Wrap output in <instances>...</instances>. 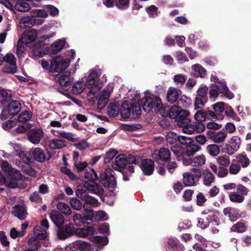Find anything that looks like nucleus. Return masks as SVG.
<instances>
[{"mask_svg": "<svg viewBox=\"0 0 251 251\" xmlns=\"http://www.w3.org/2000/svg\"><path fill=\"white\" fill-rule=\"evenodd\" d=\"M86 84L81 81L75 83L72 87L73 93L77 95L82 93L86 86L89 90L88 96H93L94 98H98V94L103 86V82L99 78L98 73L93 70L90 71L88 76L86 77Z\"/></svg>", "mask_w": 251, "mask_h": 251, "instance_id": "obj_1", "label": "nucleus"}, {"mask_svg": "<svg viewBox=\"0 0 251 251\" xmlns=\"http://www.w3.org/2000/svg\"><path fill=\"white\" fill-rule=\"evenodd\" d=\"M142 108L147 112H150L153 108L157 110L162 115V103L160 98L153 95L145 96L140 101V96L137 94L132 100V111L133 114L137 116L140 115Z\"/></svg>", "mask_w": 251, "mask_h": 251, "instance_id": "obj_2", "label": "nucleus"}, {"mask_svg": "<svg viewBox=\"0 0 251 251\" xmlns=\"http://www.w3.org/2000/svg\"><path fill=\"white\" fill-rule=\"evenodd\" d=\"M171 150L176 157L179 158L181 156L183 157L193 156L201 150V147L192 143L184 148L179 145H175L171 147Z\"/></svg>", "mask_w": 251, "mask_h": 251, "instance_id": "obj_3", "label": "nucleus"}, {"mask_svg": "<svg viewBox=\"0 0 251 251\" xmlns=\"http://www.w3.org/2000/svg\"><path fill=\"white\" fill-rule=\"evenodd\" d=\"M201 176V172L200 170L193 168L191 172L185 173L183 174V183L186 186H195L197 185Z\"/></svg>", "mask_w": 251, "mask_h": 251, "instance_id": "obj_4", "label": "nucleus"}, {"mask_svg": "<svg viewBox=\"0 0 251 251\" xmlns=\"http://www.w3.org/2000/svg\"><path fill=\"white\" fill-rule=\"evenodd\" d=\"M70 60L63 57L56 56L52 59L50 67L51 72H59L65 70L69 65Z\"/></svg>", "mask_w": 251, "mask_h": 251, "instance_id": "obj_5", "label": "nucleus"}, {"mask_svg": "<svg viewBox=\"0 0 251 251\" xmlns=\"http://www.w3.org/2000/svg\"><path fill=\"white\" fill-rule=\"evenodd\" d=\"M35 237L30 238L28 240V244L30 246L37 249L40 244L37 239L42 240L45 239L47 236V232L46 229H42L40 226H36L34 228Z\"/></svg>", "mask_w": 251, "mask_h": 251, "instance_id": "obj_6", "label": "nucleus"}, {"mask_svg": "<svg viewBox=\"0 0 251 251\" xmlns=\"http://www.w3.org/2000/svg\"><path fill=\"white\" fill-rule=\"evenodd\" d=\"M201 215L205 218L209 224L213 226H218L220 221L218 218L219 212L213 208H205L201 211Z\"/></svg>", "mask_w": 251, "mask_h": 251, "instance_id": "obj_7", "label": "nucleus"}, {"mask_svg": "<svg viewBox=\"0 0 251 251\" xmlns=\"http://www.w3.org/2000/svg\"><path fill=\"white\" fill-rule=\"evenodd\" d=\"M113 84H108L100 94L98 100V105L101 108L104 107L108 102L110 94L113 90Z\"/></svg>", "mask_w": 251, "mask_h": 251, "instance_id": "obj_8", "label": "nucleus"}, {"mask_svg": "<svg viewBox=\"0 0 251 251\" xmlns=\"http://www.w3.org/2000/svg\"><path fill=\"white\" fill-rule=\"evenodd\" d=\"M71 251H91V245L90 243L82 241H75L67 246Z\"/></svg>", "mask_w": 251, "mask_h": 251, "instance_id": "obj_9", "label": "nucleus"}, {"mask_svg": "<svg viewBox=\"0 0 251 251\" xmlns=\"http://www.w3.org/2000/svg\"><path fill=\"white\" fill-rule=\"evenodd\" d=\"M76 229L72 224L66 225L64 229L61 227H59L57 231V236L60 239H65L69 237L75 235Z\"/></svg>", "mask_w": 251, "mask_h": 251, "instance_id": "obj_10", "label": "nucleus"}, {"mask_svg": "<svg viewBox=\"0 0 251 251\" xmlns=\"http://www.w3.org/2000/svg\"><path fill=\"white\" fill-rule=\"evenodd\" d=\"M183 120H180L177 123L178 126L181 128L182 132L189 134L194 133L196 128L190 119H185Z\"/></svg>", "mask_w": 251, "mask_h": 251, "instance_id": "obj_11", "label": "nucleus"}, {"mask_svg": "<svg viewBox=\"0 0 251 251\" xmlns=\"http://www.w3.org/2000/svg\"><path fill=\"white\" fill-rule=\"evenodd\" d=\"M85 178H88L90 180H93L94 179L96 175L95 174H94V176H91V177L89 178L88 176V173H86L85 174ZM84 188L86 189L88 191L92 192V193L98 194L100 193L101 190L99 188V186L93 181L89 180L87 182H85L84 184Z\"/></svg>", "mask_w": 251, "mask_h": 251, "instance_id": "obj_12", "label": "nucleus"}, {"mask_svg": "<svg viewBox=\"0 0 251 251\" xmlns=\"http://www.w3.org/2000/svg\"><path fill=\"white\" fill-rule=\"evenodd\" d=\"M29 140L34 144H38L43 136V131L40 128L31 129L27 134Z\"/></svg>", "mask_w": 251, "mask_h": 251, "instance_id": "obj_13", "label": "nucleus"}, {"mask_svg": "<svg viewBox=\"0 0 251 251\" xmlns=\"http://www.w3.org/2000/svg\"><path fill=\"white\" fill-rule=\"evenodd\" d=\"M86 216H82L80 214H76L73 217V220L76 226H79L80 223L84 224L87 220H91L94 216V212L92 209H85Z\"/></svg>", "mask_w": 251, "mask_h": 251, "instance_id": "obj_14", "label": "nucleus"}, {"mask_svg": "<svg viewBox=\"0 0 251 251\" xmlns=\"http://www.w3.org/2000/svg\"><path fill=\"white\" fill-rule=\"evenodd\" d=\"M96 230L91 226H86L81 228H78L75 230V235L79 238H85L89 235L95 233Z\"/></svg>", "mask_w": 251, "mask_h": 251, "instance_id": "obj_15", "label": "nucleus"}, {"mask_svg": "<svg viewBox=\"0 0 251 251\" xmlns=\"http://www.w3.org/2000/svg\"><path fill=\"white\" fill-rule=\"evenodd\" d=\"M215 87L218 91L219 94H221L222 96H226L229 99H231L233 98V94L229 91L226 84L224 80H220V82H217Z\"/></svg>", "mask_w": 251, "mask_h": 251, "instance_id": "obj_16", "label": "nucleus"}, {"mask_svg": "<svg viewBox=\"0 0 251 251\" xmlns=\"http://www.w3.org/2000/svg\"><path fill=\"white\" fill-rule=\"evenodd\" d=\"M37 36V31L35 29H31L25 32L20 40L27 45L34 44Z\"/></svg>", "mask_w": 251, "mask_h": 251, "instance_id": "obj_17", "label": "nucleus"}, {"mask_svg": "<svg viewBox=\"0 0 251 251\" xmlns=\"http://www.w3.org/2000/svg\"><path fill=\"white\" fill-rule=\"evenodd\" d=\"M140 168L145 175H151L154 171V164L150 159H145L142 160Z\"/></svg>", "mask_w": 251, "mask_h": 251, "instance_id": "obj_18", "label": "nucleus"}, {"mask_svg": "<svg viewBox=\"0 0 251 251\" xmlns=\"http://www.w3.org/2000/svg\"><path fill=\"white\" fill-rule=\"evenodd\" d=\"M127 164V158L126 155L124 154H121L116 157L113 167L115 170L121 171L122 169L125 168Z\"/></svg>", "mask_w": 251, "mask_h": 251, "instance_id": "obj_19", "label": "nucleus"}, {"mask_svg": "<svg viewBox=\"0 0 251 251\" xmlns=\"http://www.w3.org/2000/svg\"><path fill=\"white\" fill-rule=\"evenodd\" d=\"M113 171L111 169H107L104 172V177L106 182L104 184L105 187L109 188H114L116 186L115 177L113 174Z\"/></svg>", "mask_w": 251, "mask_h": 251, "instance_id": "obj_20", "label": "nucleus"}, {"mask_svg": "<svg viewBox=\"0 0 251 251\" xmlns=\"http://www.w3.org/2000/svg\"><path fill=\"white\" fill-rule=\"evenodd\" d=\"M1 167L2 171L9 176H14L16 178H20L21 174L19 171L14 169L11 165L6 161H3L1 163Z\"/></svg>", "mask_w": 251, "mask_h": 251, "instance_id": "obj_21", "label": "nucleus"}, {"mask_svg": "<svg viewBox=\"0 0 251 251\" xmlns=\"http://www.w3.org/2000/svg\"><path fill=\"white\" fill-rule=\"evenodd\" d=\"M89 239L96 244L98 251L103 249V247L108 243L107 237H103L100 236H91Z\"/></svg>", "mask_w": 251, "mask_h": 251, "instance_id": "obj_22", "label": "nucleus"}, {"mask_svg": "<svg viewBox=\"0 0 251 251\" xmlns=\"http://www.w3.org/2000/svg\"><path fill=\"white\" fill-rule=\"evenodd\" d=\"M223 213L225 216L229 218L231 222H234L240 217L239 210L235 208L228 207L224 209Z\"/></svg>", "mask_w": 251, "mask_h": 251, "instance_id": "obj_23", "label": "nucleus"}, {"mask_svg": "<svg viewBox=\"0 0 251 251\" xmlns=\"http://www.w3.org/2000/svg\"><path fill=\"white\" fill-rule=\"evenodd\" d=\"M50 216L52 222L59 227L64 223L63 216L57 210L51 211Z\"/></svg>", "mask_w": 251, "mask_h": 251, "instance_id": "obj_24", "label": "nucleus"}, {"mask_svg": "<svg viewBox=\"0 0 251 251\" xmlns=\"http://www.w3.org/2000/svg\"><path fill=\"white\" fill-rule=\"evenodd\" d=\"M180 94L181 92L179 90L173 87H170L167 91V100L171 103H174L178 99Z\"/></svg>", "mask_w": 251, "mask_h": 251, "instance_id": "obj_25", "label": "nucleus"}, {"mask_svg": "<svg viewBox=\"0 0 251 251\" xmlns=\"http://www.w3.org/2000/svg\"><path fill=\"white\" fill-rule=\"evenodd\" d=\"M72 79L70 74L67 72L58 75L56 78V81L62 86L70 85L72 81Z\"/></svg>", "mask_w": 251, "mask_h": 251, "instance_id": "obj_26", "label": "nucleus"}, {"mask_svg": "<svg viewBox=\"0 0 251 251\" xmlns=\"http://www.w3.org/2000/svg\"><path fill=\"white\" fill-rule=\"evenodd\" d=\"M13 214L19 219L23 220L26 216L27 213L24 205H17L13 207Z\"/></svg>", "mask_w": 251, "mask_h": 251, "instance_id": "obj_27", "label": "nucleus"}, {"mask_svg": "<svg viewBox=\"0 0 251 251\" xmlns=\"http://www.w3.org/2000/svg\"><path fill=\"white\" fill-rule=\"evenodd\" d=\"M21 108V103L19 100H12L8 104L7 111L9 115H12L18 113Z\"/></svg>", "mask_w": 251, "mask_h": 251, "instance_id": "obj_28", "label": "nucleus"}, {"mask_svg": "<svg viewBox=\"0 0 251 251\" xmlns=\"http://www.w3.org/2000/svg\"><path fill=\"white\" fill-rule=\"evenodd\" d=\"M33 55L35 57H42L45 54L44 44L42 42L34 44L32 49Z\"/></svg>", "mask_w": 251, "mask_h": 251, "instance_id": "obj_29", "label": "nucleus"}, {"mask_svg": "<svg viewBox=\"0 0 251 251\" xmlns=\"http://www.w3.org/2000/svg\"><path fill=\"white\" fill-rule=\"evenodd\" d=\"M130 102L125 101L121 106V115L123 118L127 119L131 113L130 106L132 107V103L129 105Z\"/></svg>", "mask_w": 251, "mask_h": 251, "instance_id": "obj_30", "label": "nucleus"}, {"mask_svg": "<svg viewBox=\"0 0 251 251\" xmlns=\"http://www.w3.org/2000/svg\"><path fill=\"white\" fill-rule=\"evenodd\" d=\"M215 177L209 170H205L203 173V183L204 185L209 186L214 182Z\"/></svg>", "mask_w": 251, "mask_h": 251, "instance_id": "obj_31", "label": "nucleus"}, {"mask_svg": "<svg viewBox=\"0 0 251 251\" xmlns=\"http://www.w3.org/2000/svg\"><path fill=\"white\" fill-rule=\"evenodd\" d=\"M168 249L170 251H179L181 246L176 239L169 238L167 242Z\"/></svg>", "mask_w": 251, "mask_h": 251, "instance_id": "obj_32", "label": "nucleus"}, {"mask_svg": "<svg viewBox=\"0 0 251 251\" xmlns=\"http://www.w3.org/2000/svg\"><path fill=\"white\" fill-rule=\"evenodd\" d=\"M49 146L53 150L61 149L66 146V143L63 140L53 139L50 141Z\"/></svg>", "mask_w": 251, "mask_h": 251, "instance_id": "obj_33", "label": "nucleus"}, {"mask_svg": "<svg viewBox=\"0 0 251 251\" xmlns=\"http://www.w3.org/2000/svg\"><path fill=\"white\" fill-rule=\"evenodd\" d=\"M206 162V157L203 154L197 155L191 159V166L201 167L203 166Z\"/></svg>", "mask_w": 251, "mask_h": 251, "instance_id": "obj_34", "label": "nucleus"}, {"mask_svg": "<svg viewBox=\"0 0 251 251\" xmlns=\"http://www.w3.org/2000/svg\"><path fill=\"white\" fill-rule=\"evenodd\" d=\"M120 112V104L117 102L110 103L108 107V114L113 117L117 116Z\"/></svg>", "mask_w": 251, "mask_h": 251, "instance_id": "obj_35", "label": "nucleus"}, {"mask_svg": "<svg viewBox=\"0 0 251 251\" xmlns=\"http://www.w3.org/2000/svg\"><path fill=\"white\" fill-rule=\"evenodd\" d=\"M226 136L227 134L226 133L220 131L213 133L211 138L214 143H220L224 142Z\"/></svg>", "mask_w": 251, "mask_h": 251, "instance_id": "obj_36", "label": "nucleus"}, {"mask_svg": "<svg viewBox=\"0 0 251 251\" xmlns=\"http://www.w3.org/2000/svg\"><path fill=\"white\" fill-rule=\"evenodd\" d=\"M11 94L4 90H0V104L4 105L11 100Z\"/></svg>", "mask_w": 251, "mask_h": 251, "instance_id": "obj_37", "label": "nucleus"}, {"mask_svg": "<svg viewBox=\"0 0 251 251\" xmlns=\"http://www.w3.org/2000/svg\"><path fill=\"white\" fill-rule=\"evenodd\" d=\"M162 113H166V115L164 116H166L167 115H169V117L172 118H177L180 110H181L178 106L176 105L173 106L169 110V112L167 113L165 112L164 109L162 108Z\"/></svg>", "mask_w": 251, "mask_h": 251, "instance_id": "obj_38", "label": "nucleus"}, {"mask_svg": "<svg viewBox=\"0 0 251 251\" xmlns=\"http://www.w3.org/2000/svg\"><path fill=\"white\" fill-rule=\"evenodd\" d=\"M34 20L30 16L23 17L20 22V26L22 27H29L34 25Z\"/></svg>", "mask_w": 251, "mask_h": 251, "instance_id": "obj_39", "label": "nucleus"}, {"mask_svg": "<svg viewBox=\"0 0 251 251\" xmlns=\"http://www.w3.org/2000/svg\"><path fill=\"white\" fill-rule=\"evenodd\" d=\"M197 77H204L206 75V70L200 64H195L192 66Z\"/></svg>", "mask_w": 251, "mask_h": 251, "instance_id": "obj_40", "label": "nucleus"}, {"mask_svg": "<svg viewBox=\"0 0 251 251\" xmlns=\"http://www.w3.org/2000/svg\"><path fill=\"white\" fill-rule=\"evenodd\" d=\"M33 155L35 159L39 162H43L45 159V155L43 151L39 148H36L33 151Z\"/></svg>", "mask_w": 251, "mask_h": 251, "instance_id": "obj_41", "label": "nucleus"}, {"mask_svg": "<svg viewBox=\"0 0 251 251\" xmlns=\"http://www.w3.org/2000/svg\"><path fill=\"white\" fill-rule=\"evenodd\" d=\"M206 151L210 155L216 156L220 153V148L216 144H211L207 146Z\"/></svg>", "mask_w": 251, "mask_h": 251, "instance_id": "obj_42", "label": "nucleus"}, {"mask_svg": "<svg viewBox=\"0 0 251 251\" xmlns=\"http://www.w3.org/2000/svg\"><path fill=\"white\" fill-rule=\"evenodd\" d=\"M57 208L65 215H70L72 211L69 206L63 202H59L57 204Z\"/></svg>", "mask_w": 251, "mask_h": 251, "instance_id": "obj_43", "label": "nucleus"}, {"mask_svg": "<svg viewBox=\"0 0 251 251\" xmlns=\"http://www.w3.org/2000/svg\"><path fill=\"white\" fill-rule=\"evenodd\" d=\"M187 79V76L182 74H177L173 77L174 82L176 85H183Z\"/></svg>", "mask_w": 251, "mask_h": 251, "instance_id": "obj_44", "label": "nucleus"}, {"mask_svg": "<svg viewBox=\"0 0 251 251\" xmlns=\"http://www.w3.org/2000/svg\"><path fill=\"white\" fill-rule=\"evenodd\" d=\"M159 158L162 161H167L170 157V152L168 149L166 148L161 149L158 153Z\"/></svg>", "mask_w": 251, "mask_h": 251, "instance_id": "obj_45", "label": "nucleus"}, {"mask_svg": "<svg viewBox=\"0 0 251 251\" xmlns=\"http://www.w3.org/2000/svg\"><path fill=\"white\" fill-rule=\"evenodd\" d=\"M246 230V227L245 224L241 222H238L230 228L231 232H236L238 233L244 232Z\"/></svg>", "mask_w": 251, "mask_h": 251, "instance_id": "obj_46", "label": "nucleus"}, {"mask_svg": "<svg viewBox=\"0 0 251 251\" xmlns=\"http://www.w3.org/2000/svg\"><path fill=\"white\" fill-rule=\"evenodd\" d=\"M15 8L21 12H26L30 9L29 4L25 2H19L15 5Z\"/></svg>", "mask_w": 251, "mask_h": 251, "instance_id": "obj_47", "label": "nucleus"}, {"mask_svg": "<svg viewBox=\"0 0 251 251\" xmlns=\"http://www.w3.org/2000/svg\"><path fill=\"white\" fill-rule=\"evenodd\" d=\"M238 162L241 164L242 167H246L250 163L249 158L243 154H239L236 156Z\"/></svg>", "mask_w": 251, "mask_h": 251, "instance_id": "obj_48", "label": "nucleus"}, {"mask_svg": "<svg viewBox=\"0 0 251 251\" xmlns=\"http://www.w3.org/2000/svg\"><path fill=\"white\" fill-rule=\"evenodd\" d=\"M17 70L16 65L7 64L4 65L2 69L3 73L13 74L16 73Z\"/></svg>", "mask_w": 251, "mask_h": 251, "instance_id": "obj_49", "label": "nucleus"}, {"mask_svg": "<svg viewBox=\"0 0 251 251\" xmlns=\"http://www.w3.org/2000/svg\"><path fill=\"white\" fill-rule=\"evenodd\" d=\"M44 7V9H35L32 10L31 12V14L32 17H39L41 18H46L48 16V12Z\"/></svg>", "mask_w": 251, "mask_h": 251, "instance_id": "obj_50", "label": "nucleus"}, {"mask_svg": "<svg viewBox=\"0 0 251 251\" xmlns=\"http://www.w3.org/2000/svg\"><path fill=\"white\" fill-rule=\"evenodd\" d=\"M65 44V41L64 40H59L56 42L51 46L53 51L54 53H57L64 47Z\"/></svg>", "mask_w": 251, "mask_h": 251, "instance_id": "obj_51", "label": "nucleus"}, {"mask_svg": "<svg viewBox=\"0 0 251 251\" xmlns=\"http://www.w3.org/2000/svg\"><path fill=\"white\" fill-rule=\"evenodd\" d=\"M93 218H95L96 220H100V221H106L108 219V217L107 214L103 211H100L94 212V216L92 217V219Z\"/></svg>", "mask_w": 251, "mask_h": 251, "instance_id": "obj_52", "label": "nucleus"}, {"mask_svg": "<svg viewBox=\"0 0 251 251\" xmlns=\"http://www.w3.org/2000/svg\"><path fill=\"white\" fill-rule=\"evenodd\" d=\"M31 113L28 111L23 112L18 117V121L20 122H25L29 120L31 117Z\"/></svg>", "mask_w": 251, "mask_h": 251, "instance_id": "obj_53", "label": "nucleus"}, {"mask_svg": "<svg viewBox=\"0 0 251 251\" xmlns=\"http://www.w3.org/2000/svg\"><path fill=\"white\" fill-rule=\"evenodd\" d=\"M127 163L129 164V166L127 168V171L130 174L134 173V168L132 164H136L137 163V160L135 157L133 155H129L127 158Z\"/></svg>", "mask_w": 251, "mask_h": 251, "instance_id": "obj_54", "label": "nucleus"}, {"mask_svg": "<svg viewBox=\"0 0 251 251\" xmlns=\"http://www.w3.org/2000/svg\"><path fill=\"white\" fill-rule=\"evenodd\" d=\"M206 110H199L195 114L194 118L197 122H203L206 120Z\"/></svg>", "mask_w": 251, "mask_h": 251, "instance_id": "obj_55", "label": "nucleus"}, {"mask_svg": "<svg viewBox=\"0 0 251 251\" xmlns=\"http://www.w3.org/2000/svg\"><path fill=\"white\" fill-rule=\"evenodd\" d=\"M177 137L178 136L176 133L169 132L167 133L166 136V140L168 143L172 145L176 142Z\"/></svg>", "mask_w": 251, "mask_h": 251, "instance_id": "obj_56", "label": "nucleus"}, {"mask_svg": "<svg viewBox=\"0 0 251 251\" xmlns=\"http://www.w3.org/2000/svg\"><path fill=\"white\" fill-rule=\"evenodd\" d=\"M229 198L231 201L239 203L242 202L244 200V197L235 192H233L230 194Z\"/></svg>", "mask_w": 251, "mask_h": 251, "instance_id": "obj_57", "label": "nucleus"}, {"mask_svg": "<svg viewBox=\"0 0 251 251\" xmlns=\"http://www.w3.org/2000/svg\"><path fill=\"white\" fill-rule=\"evenodd\" d=\"M217 161L219 165L223 166H227L230 164L229 157L226 155L219 156Z\"/></svg>", "mask_w": 251, "mask_h": 251, "instance_id": "obj_58", "label": "nucleus"}, {"mask_svg": "<svg viewBox=\"0 0 251 251\" xmlns=\"http://www.w3.org/2000/svg\"><path fill=\"white\" fill-rule=\"evenodd\" d=\"M11 180L6 179L5 185L10 188H15L18 186L17 180L20 179L22 176L20 178H16L14 176H10Z\"/></svg>", "mask_w": 251, "mask_h": 251, "instance_id": "obj_59", "label": "nucleus"}, {"mask_svg": "<svg viewBox=\"0 0 251 251\" xmlns=\"http://www.w3.org/2000/svg\"><path fill=\"white\" fill-rule=\"evenodd\" d=\"M3 61L9 64L16 65V58L11 53H7L5 56H4Z\"/></svg>", "mask_w": 251, "mask_h": 251, "instance_id": "obj_60", "label": "nucleus"}, {"mask_svg": "<svg viewBox=\"0 0 251 251\" xmlns=\"http://www.w3.org/2000/svg\"><path fill=\"white\" fill-rule=\"evenodd\" d=\"M179 142L185 146L193 143V139L186 136L180 135L177 137Z\"/></svg>", "mask_w": 251, "mask_h": 251, "instance_id": "obj_61", "label": "nucleus"}, {"mask_svg": "<svg viewBox=\"0 0 251 251\" xmlns=\"http://www.w3.org/2000/svg\"><path fill=\"white\" fill-rule=\"evenodd\" d=\"M208 88L203 85H201L197 91L198 97L205 99L207 94Z\"/></svg>", "mask_w": 251, "mask_h": 251, "instance_id": "obj_62", "label": "nucleus"}, {"mask_svg": "<svg viewBox=\"0 0 251 251\" xmlns=\"http://www.w3.org/2000/svg\"><path fill=\"white\" fill-rule=\"evenodd\" d=\"M24 44V43L20 40L17 43V55L20 58L22 57L25 53V49Z\"/></svg>", "mask_w": 251, "mask_h": 251, "instance_id": "obj_63", "label": "nucleus"}, {"mask_svg": "<svg viewBox=\"0 0 251 251\" xmlns=\"http://www.w3.org/2000/svg\"><path fill=\"white\" fill-rule=\"evenodd\" d=\"M147 12L151 17H156L158 15V8L152 5L147 9Z\"/></svg>", "mask_w": 251, "mask_h": 251, "instance_id": "obj_64", "label": "nucleus"}]
</instances>
